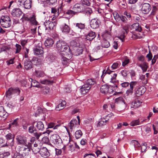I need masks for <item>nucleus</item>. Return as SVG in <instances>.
<instances>
[{
    "label": "nucleus",
    "mask_w": 158,
    "mask_h": 158,
    "mask_svg": "<svg viewBox=\"0 0 158 158\" xmlns=\"http://www.w3.org/2000/svg\"><path fill=\"white\" fill-rule=\"evenodd\" d=\"M146 91V88L144 86H141L136 90V95L137 97H139L143 95Z\"/></svg>",
    "instance_id": "14"
},
{
    "label": "nucleus",
    "mask_w": 158,
    "mask_h": 158,
    "mask_svg": "<svg viewBox=\"0 0 158 158\" xmlns=\"http://www.w3.org/2000/svg\"><path fill=\"white\" fill-rule=\"evenodd\" d=\"M139 66L142 68L143 71L146 72L148 68V63L146 62H144L140 65Z\"/></svg>",
    "instance_id": "39"
},
{
    "label": "nucleus",
    "mask_w": 158,
    "mask_h": 158,
    "mask_svg": "<svg viewBox=\"0 0 158 158\" xmlns=\"http://www.w3.org/2000/svg\"><path fill=\"white\" fill-rule=\"evenodd\" d=\"M30 23L31 24L35 25L38 24V22L36 20L35 16L34 15H32V16L30 18Z\"/></svg>",
    "instance_id": "34"
},
{
    "label": "nucleus",
    "mask_w": 158,
    "mask_h": 158,
    "mask_svg": "<svg viewBox=\"0 0 158 158\" xmlns=\"http://www.w3.org/2000/svg\"><path fill=\"white\" fill-rule=\"evenodd\" d=\"M9 152H4L3 153H0V158H4L10 155Z\"/></svg>",
    "instance_id": "47"
},
{
    "label": "nucleus",
    "mask_w": 158,
    "mask_h": 158,
    "mask_svg": "<svg viewBox=\"0 0 158 158\" xmlns=\"http://www.w3.org/2000/svg\"><path fill=\"white\" fill-rule=\"evenodd\" d=\"M55 46V48L58 51L65 52L66 55H70V57H71V52L65 42L62 40H59L56 42Z\"/></svg>",
    "instance_id": "1"
},
{
    "label": "nucleus",
    "mask_w": 158,
    "mask_h": 158,
    "mask_svg": "<svg viewBox=\"0 0 158 158\" xmlns=\"http://www.w3.org/2000/svg\"><path fill=\"white\" fill-rule=\"evenodd\" d=\"M123 29L121 30V34L119 36L120 39L122 43L125 40L126 35L127 34L129 31V26L127 24H125L123 27Z\"/></svg>",
    "instance_id": "5"
},
{
    "label": "nucleus",
    "mask_w": 158,
    "mask_h": 158,
    "mask_svg": "<svg viewBox=\"0 0 158 158\" xmlns=\"http://www.w3.org/2000/svg\"><path fill=\"white\" fill-rule=\"evenodd\" d=\"M137 84V82L136 81H133L131 82L130 84V88L133 90V88L135 86H136Z\"/></svg>",
    "instance_id": "54"
},
{
    "label": "nucleus",
    "mask_w": 158,
    "mask_h": 158,
    "mask_svg": "<svg viewBox=\"0 0 158 158\" xmlns=\"http://www.w3.org/2000/svg\"><path fill=\"white\" fill-rule=\"evenodd\" d=\"M82 7L81 4L76 3L73 6L72 9L76 12L77 14V13H80L81 11L82 10Z\"/></svg>",
    "instance_id": "18"
},
{
    "label": "nucleus",
    "mask_w": 158,
    "mask_h": 158,
    "mask_svg": "<svg viewBox=\"0 0 158 158\" xmlns=\"http://www.w3.org/2000/svg\"><path fill=\"white\" fill-rule=\"evenodd\" d=\"M59 126V125H56L55 126V124L53 123H48V127L49 128H53V129H57V127Z\"/></svg>",
    "instance_id": "45"
},
{
    "label": "nucleus",
    "mask_w": 158,
    "mask_h": 158,
    "mask_svg": "<svg viewBox=\"0 0 158 158\" xmlns=\"http://www.w3.org/2000/svg\"><path fill=\"white\" fill-rule=\"evenodd\" d=\"M146 57L148 59V61L152 60V55L150 50L149 51L148 53L146 56Z\"/></svg>",
    "instance_id": "52"
},
{
    "label": "nucleus",
    "mask_w": 158,
    "mask_h": 158,
    "mask_svg": "<svg viewBox=\"0 0 158 158\" xmlns=\"http://www.w3.org/2000/svg\"><path fill=\"white\" fill-rule=\"evenodd\" d=\"M66 104V102L65 101L61 100L59 102V103L56 106V110L59 111L63 109Z\"/></svg>",
    "instance_id": "20"
},
{
    "label": "nucleus",
    "mask_w": 158,
    "mask_h": 158,
    "mask_svg": "<svg viewBox=\"0 0 158 158\" xmlns=\"http://www.w3.org/2000/svg\"><path fill=\"white\" fill-rule=\"evenodd\" d=\"M82 4L83 5L90 6V3L88 0H82Z\"/></svg>",
    "instance_id": "62"
},
{
    "label": "nucleus",
    "mask_w": 158,
    "mask_h": 158,
    "mask_svg": "<svg viewBox=\"0 0 158 158\" xmlns=\"http://www.w3.org/2000/svg\"><path fill=\"white\" fill-rule=\"evenodd\" d=\"M107 40L104 39L102 41V47L104 48H107L110 46L109 42Z\"/></svg>",
    "instance_id": "38"
},
{
    "label": "nucleus",
    "mask_w": 158,
    "mask_h": 158,
    "mask_svg": "<svg viewBox=\"0 0 158 158\" xmlns=\"http://www.w3.org/2000/svg\"><path fill=\"white\" fill-rule=\"evenodd\" d=\"M96 81L94 79H89L86 81L85 84L87 85L88 86L90 87L91 88V85H94Z\"/></svg>",
    "instance_id": "36"
},
{
    "label": "nucleus",
    "mask_w": 158,
    "mask_h": 158,
    "mask_svg": "<svg viewBox=\"0 0 158 158\" xmlns=\"http://www.w3.org/2000/svg\"><path fill=\"white\" fill-rule=\"evenodd\" d=\"M119 18H120L121 20L123 22L126 23L127 22V19L125 16L122 15L121 16H119Z\"/></svg>",
    "instance_id": "64"
},
{
    "label": "nucleus",
    "mask_w": 158,
    "mask_h": 158,
    "mask_svg": "<svg viewBox=\"0 0 158 158\" xmlns=\"http://www.w3.org/2000/svg\"><path fill=\"white\" fill-rule=\"evenodd\" d=\"M65 13L71 16H73L77 14L76 12L73 10H68L65 11Z\"/></svg>",
    "instance_id": "37"
},
{
    "label": "nucleus",
    "mask_w": 158,
    "mask_h": 158,
    "mask_svg": "<svg viewBox=\"0 0 158 158\" xmlns=\"http://www.w3.org/2000/svg\"><path fill=\"white\" fill-rule=\"evenodd\" d=\"M15 47H16V51L15 53H19L21 50L22 48L21 46L19 44H16Z\"/></svg>",
    "instance_id": "55"
},
{
    "label": "nucleus",
    "mask_w": 158,
    "mask_h": 158,
    "mask_svg": "<svg viewBox=\"0 0 158 158\" xmlns=\"http://www.w3.org/2000/svg\"><path fill=\"white\" fill-rule=\"evenodd\" d=\"M32 152L34 154H36L39 152H40V149L38 147H32L31 149Z\"/></svg>",
    "instance_id": "60"
},
{
    "label": "nucleus",
    "mask_w": 158,
    "mask_h": 158,
    "mask_svg": "<svg viewBox=\"0 0 158 158\" xmlns=\"http://www.w3.org/2000/svg\"><path fill=\"white\" fill-rule=\"evenodd\" d=\"M61 30L64 33L67 34L69 32L70 30L69 26L64 24V25L61 28Z\"/></svg>",
    "instance_id": "35"
},
{
    "label": "nucleus",
    "mask_w": 158,
    "mask_h": 158,
    "mask_svg": "<svg viewBox=\"0 0 158 158\" xmlns=\"http://www.w3.org/2000/svg\"><path fill=\"white\" fill-rule=\"evenodd\" d=\"M132 27L135 31L140 32L142 30L141 27L139 25V23H135L132 24Z\"/></svg>",
    "instance_id": "28"
},
{
    "label": "nucleus",
    "mask_w": 158,
    "mask_h": 158,
    "mask_svg": "<svg viewBox=\"0 0 158 158\" xmlns=\"http://www.w3.org/2000/svg\"><path fill=\"white\" fill-rule=\"evenodd\" d=\"M12 93L13 94H16L17 95H19L20 92V90L19 88L14 89L12 88Z\"/></svg>",
    "instance_id": "56"
},
{
    "label": "nucleus",
    "mask_w": 158,
    "mask_h": 158,
    "mask_svg": "<svg viewBox=\"0 0 158 158\" xmlns=\"http://www.w3.org/2000/svg\"><path fill=\"white\" fill-rule=\"evenodd\" d=\"M85 12L86 15L89 16L92 13L93 11L91 8H88L85 10Z\"/></svg>",
    "instance_id": "59"
},
{
    "label": "nucleus",
    "mask_w": 158,
    "mask_h": 158,
    "mask_svg": "<svg viewBox=\"0 0 158 158\" xmlns=\"http://www.w3.org/2000/svg\"><path fill=\"white\" fill-rule=\"evenodd\" d=\"M96 35L94 32L90 31L86 35V38L87 40H92L95 38Z\"/></svg>",
    "instance_id": "23"
},
{
    "label": "nucleus",
    "mask_w": 158,
    "mask_h": 158,
    "mask_svg": "<svg viewBox=\"0 0 158 158\" xmlns=\"http://www.w3.org/2000/svg\"><path fill=\"white\" fill-rule=\"evenodd\" d=\"M10 49V48L8 46H3L0 48V53L3 52H7Z\"/></svg>",
    "instance_id": "44"
},
{
    "label": "nucleus",
    "mask_w": 158,
    "mask_h": 158,
    "mask_svg": "<svg viewBox=\"0 0 158 158\" xmlns=\"http://www.w3.org/2000/svg\"><path fill=\"white\" fill-rule=\"evenodd\" d=\"M34 125L35 124L33 123L29 127L28 131L29 133H32L36 131V129L34 127Z\"/></svg>",
    "instance_id": "41"
},
{
    "label": "nucleus",
    "mask_w": 158,
    "mask_h": 158,
    "mask_svg": "<svg viewBox=\"0 0 158 158\" xmlns=\"http://www.w3.org/2000/svg\"><path fill=\"white\" fill-rule=\"evenodd\" d=\"M34 135L35 136V137L37 139H38L40 137L41 135V133H38L37 132H34Z\"/></svg>",
    "instance_id": "63"
},
{
    "label": "nucleus",
    "mask_w": 158,
    "mask_h": 158,
    "mask_svg": "<svg viewBox=\"0 0 158 158\" xmlns=\"http://www.w3.org/2000/svg\"><path fill=\"white\" fill-rule=\"evenodd\" d=\"M34 124L39 130L43 131L44 129V124L41 121L34 122Z\"/></svg>",
    "instance_id": "21"
},
{
    "label": "nucleus",
    "mask_w": 158,
    "mask_h": 158,
    "mask_svg": "<svg viewBox=\"0 0 158 158\" xmlns=\"http://www.w3.org/2000/svg\"><path fill=\"white\" fill-rule=\"evenodd\" d=\"M13 158H24V156L19 152L14 154Z\"/></svg>",
    "instance_id": "51"
},
{
    "label": "nucleus",
    "mask_w": 158,
    "mask_h": 158,
    "mask_svg": "<svg viewBox=\"0 0 158 158\" xmlns=\"http://www.w3.org/2000/svg\"><path fill=\"white\" fill-rule=\"evenodd\" d=\"M111 31V30L109 31L106 30L105 31L103 34V36L104 38V39L110 40L112 38Z\"/></svg>",
    "instance_id": "24"
},
{
    "label": "nucleus",
    "mask_w": 158,
    "mask_h": 158,
    "mask_svg": "<svg viewBox=\"0 0 158 158\" xmlns=\"http://www.w3.org/2000/svg\"><path fill=\"white\" fill-rule=\"evenodd\" d=\"M75 136L76 139H78L81 137L82 135V133L80 130H78L76 131Z\"/></svg>",
    "instance_id": "42"
},
{
    "label": "nucleus",
    "mask_w": 158,
    "mask_h": 158,
    "mask_svg": "<svg viewBox=\"0 0 158 158\" xmlns=\"http://www.w3.org/2000/svg\"><path fill=\"white\" fill-rule=\"evenodd\" d=\"M6 138L7 140L12 139L13 140L14 136L10 133H8L6 135Z\"/></svg>",
    "instance_id": "49"
},
{
    "label": "nucleus",
    "mask_w": 158,
    "mask_h": 158,
    "mask_svg": "<svg viewBox=\"0 0 158 158\" xmlns=\"http://www.w3.org/2000/svg\"><path fill=\"white\" fill-rule=\"evenodd\" d=\"M119 107L121 108V110H122L123 109H124L126 106V103L125 100L122 97H119Z\"/></svg>",
    "instance_id": "22"
},
{
    "label": "nucleus",
    "mask_w": 158,
    "mask_h": 158,
    "mask_svg": "<svg viewBox=\"0 0 158 158\" xmlns=\"http://www.w3.org/2000/svg\"><path fill=\"white\" fill-rule=\"evenodd\" d=\"M40 154L41 156L44 157H47L50 155L48 150L46 148L44 147L40 149Z\"/></svg>",
    "instance_id": "12"
},
{
    "label": "nucleus",
    "mask_w": 158,
    "mask_h": 158,
    "mask_svg": "<svg viewBox=\"0 0 158 158\" xmlns=\"http://www.w3.org/2000/svg\"><path fill=\"white\" fill-rule=\"evenodd\" d=\"M30 79H31V86L38 88L40 87V84L38 82L35 80H33L31 78H30Z\"/></svg>",
    "instance_id": "40"
},
{
    "label": "nucleus",
    "mask_w": 158,
    "mask_h": 158,
    "mask_svg": "<svg viewBox=\"0 0 158 158\" xmlns=\"http://www.w3.org/2000/svg\"><path fill=\"white\" fill-rule=\"evenodd\" d=\"M50 141L57 147L61 145L62 143V141L60 137L58 135L56 134H53L51 136Z\"/></svg>",
    "instance_id": "3"
},
{
    "label": "nucleus",
    "mask_w": 158,
    "mask_h": 158,
    "mask_svg": "<svg viewBox=\"0 0 158 158\" xmlns=\"http://www.w3.org/2000/svg\"><path fill=\"white\" fill-rule=\"evenodd\" d=\"M77 121L76 119L72 120L69 123L68 127L72 131L73 128L77 125Z\"/></svg>",
    "instance_id": "26"
},
{
    "label": "nucleus",
    "mask_w": 158,
    "mask_h": 158,
    "mask_svg": "<svg viewBox=\"0 0 158 158\" xmlns=\"http://www.w3.org/2000/svg\"><path fill=\"white\" fill-rule=\"evenodd\" d=\"M151 9L150 4L148 3H144L142 5L141 10L144 14H148Z\"/></svg>",
    "instance_id": "10"
},
{
    "label": "nucleus",
    "mask_w": 158,
    "mask_h": 158,
    "mask_svg": "<svg viewBox=\"0 0 158 158\" xmlns=\"http://www.w3.org/2000/svg\"><path fill=\"white\" fill-rule=\"evenodd\" d=\"M41 93L44 95L49 94L50 93V89L47 87H43L41 89Z\"/></svg>",
    "instance_id": "33"
},
{
    "label": "nucleus",
    "mask_w": 158,
    "mask_h": 158,
    "mask_svg": "<svg viewBox=\"0 0 158 158\" xmlns=\"http://www.w3.org/2000/svg\"><path fill=\"white\" fill-rule=\"evenodd\" d=\"M141 104V102H140L139 100L136 99L131 102V107L134 108H136L140 106Z\"/></svg>",
    "instance_id": "27"
},
{
    "label": "nucleus",
    "mask_w": 158,
    "mask_h": 158,
    "mask_svg": "<svg viewBox=\"0 0 158 158\" xmlns=\"http://www.w3.org/2000/svg\"><path fill=\"white\" fill-rule=\"evenodd\" d=\"M27 15L23 14L22 17L21 19L23 22L25 21H30V18L27 17Z\"/></svg>",
    "instance_id": "50"
},
{
    "label": "nucleus",
    "mask_w": 158,
    "mask_h": 158,
    "mask_svg": "<svg viewBox=\"0 0 158 158\" xmlns=\"http://www.w3.org/2000/svg\"><path fill=\"white\" fill-rule=\"evenodd\" d=\"M24 67L26 70H29L33 68L32 62L30 61L26 60L24 62Z\"/></svg>",
    "instance_id": "25"
},
{
    "label": "nucleus",
    "mask_w": 158,
    "mask_h": 158,
    "mask_svg": "<svg viewBox=\"0 0 158 158\" xmlns=\"http://www.w3.org/2000/svg\"><path fill=\"white\" fill-rule=\"evenodd\" d=\"M31 148V143L28 142L26 145L19 146L18 151L24 156H25L28 155Z\"/></svg>",
    "instance_id": "2"
},
{
    "label": "nucleus",
    "mask_w": 158,
    "mask_h": 158,
    "mask_svg": "<svg viewBox=\"0 0 158 158\" xmlns=\"http://www.w3.org/2000/svg\"><path fill=\"white\" fill-rule=\"evenodd\" d=\"M40 83L43 84H50L52 83V81H48V80L45 79L40 81Z\"/></svg>",
    "instance_id": "57"
},
{
    "label": "nucleus",
    "mask_w": 158,
    "mask_h": 158,
    "mask_svg": "<svg viewBox=\"0 0 158 158\" xmlns=\"http://www.w3.org/2000/svg\"><path fill=\"white\" fill-rule=\"evenodd\" d=\"M75 28L80 29H84L85 28V25L84 24L82 23H77L76 24Z\"/></svg>",
    "instance_id": "43"
},
{
    "label": "nucleus",
    "mask_w": 158,
    "mask_h": 158,
    "mask_svg": "<svg viewBox=\"0 0 158 158\" xmlns=\"http://www.w3.org/2000/svg\"><path fill=\"white\" fill-rule=\"evenodd\" d=\"M69 59L65 57H62L61 59L62 64L64 65H67L69 63Z\"/></svg>",
    "instance_id": "46"
},
{
    "label": "nucleus",
    "mask_w": 158,
    "mask_h": 158,
    "mask_svg": "<svg viewBox=\"0 0 158 158\" xmlns=\"http://www.w3.org/2000/svg\"><path fill=\"white\" fill-rule=\"evenodd\" d=\"M34 52L35 55H39L44 53L43 48L40 46H37L34 49Z\"/></svg>",
    "instance_id": "19"
},
{
    "label": "nucleus",
    "mask_w": 158,
    "mask_h": 158,
    "mask_svg": "<svg viewBox=\"0 0 158 158\" xmlns=\"http://www.w3.org/2000/svg\"><path fill=\"white\" fill-rule=\"evenodd\" d=\"M0 22L2 26L5 28L10 27L12 23L10 19L7 16H2Z\"/></svg>",
    "instance_id": "4"
},
{
    "label": "nucleus",
    "mask_w": 158,
    "mask_h": 158,
    "mask_svg": "<svg viewBox=\"0 0 158 158\" xmlns=\"http://www.w3.org/2000/svg\"><path fill=\"white\" fill-rule=\"evenodd\" d=\"M56 23L55 21L52 22L49 20L46 21L44 23V25L45 27L46 30L48 29V28L50 30L53 29L54 27L56 25Z\"/></svg>",
    "instance_id": "9"
},
{
    "label": "nucleus",
    "mask_w": 158,
    "mask_h": 158,
    "mask_svg": "<svg viewBox=\"0 0 158 158\" xmlns=\"http://www.w3.org/2000/svg\"><path fill=\"white\" fill-rule=\"evenodd\" d=\"M7 115V113L4 108L2 106H0V116L5 118L6 117Z\"/></svg>",
    "instance_id": "32"
},
{
    "label": "nucleus",
    "mask_w": 158,
    "mask_h": 158,
    "mask_svg": "<svg viewBox=\"0 0 158 158\" xmlns=\"http://www.w3.org/2000/svg\"><path fill=\"white\" fill-rule=\"evenodd\" d=\"M31 0H26L24 2L23 6L26 9H29L31 7Z\"/></svg>",
    "instance_id": "29"
},
{
    "label": "nucleus",
    "mask_w": 158,
    "mask_h": 158,
    "mask_svg": "<svg viewBox=\"0 0 158 158\" xmlns=\"http://www.w3.org/2000/svg\"><path fill=\"white\" fill-rule=\"evenodd\" d=\"M73 52L76 56H77L82 54L83 52V49L82 47L80 45L78 46L73 49Z\"/></svg>",
    "instance_id": "17"
},
{
    "label": "nucleus",
    "mask_w": 158,
    "mask_h": 158,
    "mask_svg": "<svg viewBox=\"0 0 158 158\" xmlns=\"http://www.w3.org/2000/svg\"><path fill=\"white\" fill-rule=\"evenodd\" d=\"M139 119L135 120L132 121L130 124L131 126H134L139 125Z\"/></svg>",
    "instance_id": "53"
},
{
    "label": "nucleus",
    "mask_w": 158,
    "mask_h": 158,
    "mask_svg": "<svg viewBox=\"0 0 158 158\" xmlns=\"http://www.w3.org/2000/svg\"><path fill=\"white\" fill-rule=\"evenodd\" d=\"M100 24V21L98 19H92L90 21V26L93 29L98 28Z\"/></svg>",
    "instance_id": "8"
},
{
    "label": "nucleus",
    "mask_w": 158,
    "mask_h": 158,
    "mask_svg": "<svg viewBox=\"0 0 158 158\" xmlns=\"http://www.w3.org/2000/svg\"><path fill=\"white\" fill-rule=\"evenodd\" d=\"M11 14L13 17L18 18L22 15L23 12L20 9L15 8L12 10Z\"/></svg>",
    "instance_id": "11"
},
{
    "label": "nucleus",
    "mask_w": 158,
    "mask_h": 158,
    "mask_svg": "<svg viewBox=\"0 0 158 158\" xmlns=\"http://www.w3.org/2000/svg\"><path fill=\"white\" fill-rule=\"evenodd\" d=\"M90 89V87L85 84L80 88L81 92L82 94H85L88 92Z\"/></svg>",
    "instance_id": "16"
},
{
    "label": "nucleus",
    "mask_w": 158,
    "mask_h": 158,
    "mask_svg": "<svg viewBox=\"0 0 158 158\" xmlns=\"http://www.w3.org/2000/svg\"><path fill=\"white\" fill-rule=\"evenodd\" d=\"M27 138L26 137L21 135H18L16 138L18 144H22L24 145H25L27 144Z\"/></svg>",
    "instance_id": "6"
},
{
    "label": "nucleus",
    "mask_w": 158,
    "mask_h": 158,
    "mask_svg": "<svg viewBox=\"0 0 158 158\" xmlns=\"http://www.w3.org/2000/svg\"><path fill=\"white\" fill-rule=\"evenodd\" d=\"M34 75L38 77H43L44 76V73L40 70H36L34 72Z\"/></svg>",
    "instance_id": "31"
},
{
    "label": "nucleus",
    "mask_w": 158,
    "mask_h": 158,
    "mask_svg": "<svg viewBox=\"0 0 158 158\" xmlns=\"http://www.w3.org/2000/svg\"><path fill=\"white\" fill-rule=\"evenodd\" d=\"M109 89L110 88L108 85H104L101 86L100 90L101 93L104 94H107L108 93H110Z\"/></svg>",
    "instance_id": "13"
},
{
    "label": "nucleus",
    "mask_w": 158,
    "mask_h": 158,
    "mask_svg": "<svg viewBox=\"0 0 158 158\" xmlns=\"http://www.w3.org/2000/svg\"><path fill=\"white\" fill-rule=\"evenodd\" d=\"M54 44V41L53 39L49 38L47 39L44 43L45 46L48 48L52 47Z\"/></svg>",
    "instance_id": "15"
},
{
    "label": "nucleus",
    "mask_w": 158,
    "mask_h": 158,
    "mask_svg": "<svg viewBox=\"0 0 158 158\" xmlns=\"http://www.w3.org/2000/svg\"><path fill=\"white\" fill-rule=\"evenodd\" d=\"M80 46V44L77 40H72L70 43V47L73 48Z\"/></svg>",
    "instance_id": "30"
},
{
    "label": "nucleus",
    "mask_w": 158,
    "mask_h": 158,
    "mask_svg": "<svg viewBox=\"0 0 158 158\" xmlns=\"http://www.w3.org/2000/svg\"><path fill=\"white\" fill-rule=\"evenodd\" d=\"M43 142L45 144H48L49 143V138L47 137H44L42 139Z\"/></svg>",
    "instance_id": "61"
},
{
    "label": "nucleus",
    "mask_w": 158,
    "mask_h": 158,
    "mask_svg": "<svg viewBox=\"0 0 158 158\" xmlns=\"http://www.w3.org/2000/svg\"><path fill=\"white\" fill-rule=\"evenodd\" d=\"M12 91V88H10L6 92V97H8V98L10 97V96L13 94Z\"/></svg>",
    "instance_id": "48"
},
{
    "label": "nucleus",
    "mask_w": 158,
    "mask_h": 158,
    "mask_svg": "<svg viewBox=\"0 0 158 158\" xmlns=\"http://www.w3.org/2000/svg\"><path fill=\"white\" fill-rule=\"evenodd\" d=\"M31 62L32 64H37L39 63V60L36 57H33L30 61Z\"/></svg>",
    "instance_id": "58"
},
{
    "label": "nucleus",
    "mask_w": 158,
    "mask_h": 158,
    "mask_svg": "<svg viewBox=\"0 0 158 158\" xmlns=\"http://www.w3.org/2000/svg\"><path fill=\"white\" fill-rule=\"evenodd\" d=\"M111 116V114H110L107 115L105 118L103 117L101 118L98 123L97 126L101 127L105 125L107 123H108L109 118Z\"/></svg>",
    "instance_id": "7"
}]
</instances>
